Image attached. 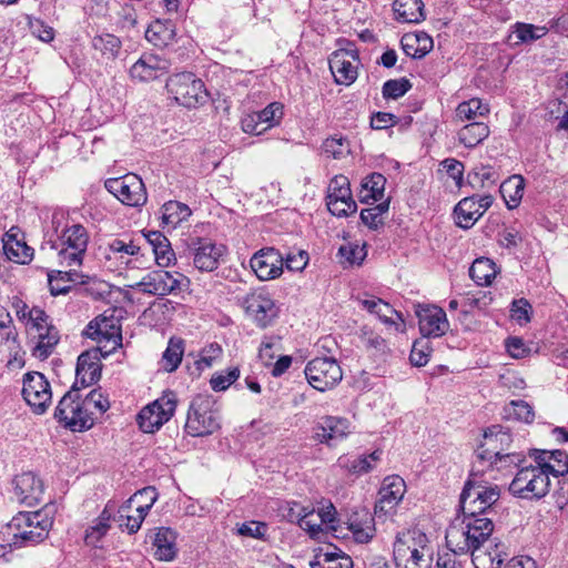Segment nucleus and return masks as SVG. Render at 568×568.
<instances>
[{"label": "nucleus", "mask_w": 568, "mask_h": 568, "mask_svg": "<svg viewBox=\"0 0 568 568\" xmlns=\"http://www.w3.org/2000/svg\"><path fill=\"white\" fill-rule=\"evenodd\" d=\"M509 493L518 498L539 500L550 490V478L536 463L526 464L517 470L509 484Z\"/></svg>", "instance_id": "0eeeda50"}, {"label": "nucleus", "mask_w": 568, "mask_h": 568, "mask_svg": "<svg viewBox=\"0 0 568 568\" xmlns=\"http://www.w3.org/2000/svg\"><path fill=\"white\" fill-rule=\"evenodd\" d=\"M393 11L399 23H419L425 19L423 0H395Z\"/></svg>", "instance_id": "f704fd0d"}, {"label": "nucleus", "mask_w": 568, "mask_h": 568, "mask_svg": "<svg viewBox=\"0 0 568 568\" xmlns=\"http://www.w3.org/2000/svg\"><path fill=\"white\" fill-rule=\"evenodd\" d=\"M109 352L102 353L101 347H95L81 353L77 361L75 381L72 387L84 388L97 383L101 377V358Z\"/></svg>", "instance_id": "f3484780"}, {"label": "nucleus", "mask_w": 568, "mask_h": 568, "mask_svg": "<svg viewBox=\"0 0 568 568\" xmlns=\"http://www.w3.org/2000/svg\"><path fill=\"white\" fill-rule=\"evenodd\" d=\"M91 45L103 60H115L121 51V40L111 33L97 34L91 40Z\"/></svg>", "instance_id": "ea45409f"}, {"label": "nucleus", "mask_w": 568, "mask_h": 568, "mask_svg": "<svg viewBox=\"0 0 568 568\" xmlns=\"http://www.w3.org/2000/svg\"><path fill=\"white\" fill-rule=\"evenodd\" d=\"M175 409L174 395H164L141 409L136 417L138 425L142 432L152 434L171 419Z\"/></svg>", "instance_id": "ddd939ff"}, {"label": "nucleus", "mask_w": 568, "mask_h": 568, "mask_svg": "<svg viewBox=\"0 0 568 568\" xmlns=\"http://www.w3.org/2000/svg\"><path fill=\"white\" fill-rule=\"evenodd\" d=\"M412 89V83L406 78L387 80L382 88L385 99H398Z\"/></svg>", "instance_id": "774afa93"}, {"label": "nucleus", "mask_w": 568, "mask_h": 568, "mask_svg": "<svg viewBox=\"0 0 568 568\" xmlns=\"http://www.w3.org/2000/svg\"><path fill=\"white\" fill-rule=\"evenodd\" d=\"M210 395L199 394L190 403L184 430L192 437L212 435L220 428L219 410Z\"/></svg>", "instance_id": "39448f33"}, {"label": "nucleus", "mask_w": 568, "mask_h": 568, "mask_svg": "<svg viewBox=\"0 0 568 568\" xmlns=\"http://www.w3.org/2000/svg\"><path fill=\"white\" fill-rule=\"evenodd\" d=\"M304 373L308 384L320 392L333 388L343 378L339 364L331 357H316L310 361Z\"/></svg>", "instance_id": "9b49d317"}, {"label": "nucleus", "mask_w": 568, "mask_h": 568, "mask_svg": "<svg viewBox=\"0 0 568 568\" xmlns=\"http://www.w3.org/2000/svg\"><path fill=\"white\" fill-rule=\"evenodd\" d=\"M403 51L413 59H423L434 47L433 38L424 32L406 33L400 40Z\"/></svg>", "instance_id": "72a5a7b5"}, {"label": "nucleus", "mask_w": 568, "mask_h": 568, "mask_svg": "<svg viewBox=\"0 0 568 568\" xmlns=\"http://www.w3.org/2000/svg\"><path fill=\"white\" fill-rule=\"evenodd\" d=\"M87 407L92 417L99 413L103 415L110 408V400L100 389H92L84 396Z\"/></svg>", "instance_id": "0e129e2a"}, {"label": "nucleus", "mask_w": 568, "mask_h": 568, "mask_svg": "<svg viewBox=\"0 0 568 568\" xmlns=\"http://www.w3.org/2000/svg\"><path fill=\"white\" fill-rule=\"evenodd\" d=\"M460 520L466 526L467 531H470L475 537H478V548L484 546L494 531L495 526L493 519L486 515L463 511V518Z\"/></svg>", "instance_id": "2f4dec72"}, {"label": "nucleus", "mask_w": 568, "mask_h": 568, "mask_svg": "<svg viewBox=\"0 0 568 568\" xmlns=\"http://www.w3.org/2000/svg\"><path fill=\"white\" fill-rule=\"evenodd\" d=\"M184 353V341L170 338L166 349L163 352L162 362L166 372H174L181 364Z\"/></svg>", "instance_id": "de8ad7c7"}, {"label": "nucleus", "mask_w": 568, "mask_h": 568, "mask_svg": "<svg viewBox=\"0 0 568 568\" xmlns=\"http://www.w3.org/2000/svg\"><path fill=\"white\" fill-rule=\"evenodd\" d=\"M514 28L516 37L521 43L539 40L548 32L546 27H539L525 22H517Z\"/></svg>", "instance_id": "052dcab7"}, {"label": "nucleus", "mask_w": 568, "mask_h": 568, "mask_svg": "<svg viewBox=\"0 0 568 568\" xmlns=\"http://www.w3.org/2000/svg\"><path fill=\"white\" fill-rule=\"evenodd\" d=\"M389 209V199L382 201L373 207L363 209L361 211V221L371 230H378L384 222L382 215Z\"/></svg>", "instance_id": "603ef678"}, {"label": "nucleus", "mask_w": 568, "mask_h": 568, "mask_svg": "<svg viewBox=\"0 0 568 568\" xmlns=\"http://www.w3.org/2000/svg\"><path fill=\"white\" fill-rule=\"evenodd\" d=\"M489 128L484 122H470L458 131V141L471 149L489 136Z\"/></svg>", "instance_id": "37998d69"}, {"label": "nucleus", "mask_w": 568, "mask_h": 568, "mask_svg": "<svg viewBox=\"0 0 568 568\" xmlns=\"http://www.w3.org/2000/svg\"><path fill=\"white\" fill-rule=\"evenodd\" d=\"M190 207L179 201H169L161 207V224L163 227L175 229L191 215Z\"/></svg>", "instance_id": "4c0bfd02"}, {"label": "nucleus", "mask_w": 568, "mask_h": 568, "mask_svg": "<svg viewBox=\"0 0 568 568\" xmlns=\"http://www.w3.org/2000/svg\"><path fill=\"white\" fill-rule=\"evenodd\" d=\"M362 343L372 357L377 361L386 359L389 353V347L382 336L374 333L364 334L362 336Z\"/></svg>", "instance_id": "3c124183"}, {"label": "nucleus", "mask_w": 568, "mask_h": 568, "mask_svg": "<svg viewBox=\"0 0 568 568\" xmlns=\"http://www.w3.org/2000/svg\"><path fill=\"white\" fill-rule=\"evenodd\" d=\"M246 314L251 316L258 327H267L278 314V307L270 293L264 290H254L242 301Z\"/></svg>", "instance_id": "2eb2a0df"}, {"label": "nucleus", "mask_w": 568, "mask_h": 568, "mask_svg": "<svg viewBox=\"0 0 568 568\" xmlns=\"http://www.w3.org/2000/svg\"><path fill=\"white\" fill-rule=\"evenodd\" d=\"M175 38V26L171 20H155L145 30V39L154 47L164 48Z\"/></svg>", "instance_id": "e433bc0d"}, {"label": "nucleus", "mask_w": 568, "mask_h": 568, "mask_svg": "<svg viewBox=\"0 0 568 568\" xmlns=\"http://www.w3.org/2000/svg\"><path fill=\"white\" fill-rule=\"evenodd\" d=\"M240 377L237 367L215 373L210 379V386L214 392L227 389Z\"/></svg>", "instance_id": "338daca9"}, {"label": "nucleus", "mask_w": 568, "mask_h": 568, "mask_svg": "<svg viewBox=\"0 0 568 568\" xmlns=\"http://www.w3.org/2000/svg\"><path fill=\"white\" fill-rule=\"evenodd\" d=\"M250 265L258 280H274L283 273L284 256L274 247H263L253 254Z\"/></svg>", "instance_id": "6ab92c4d"}, {"label": "nucleus", "mask_w": 568, "mask_h": 568, "mask_svg": "<svg viewBox=\"0 0 568 568\" xmlns=\"http://www.w3.org/2000/svg\"><path fill=\"white\" fill-rule=\"evenodd\" d=\"M489 112L487 105L483 104L479 99H470L458 104L456 109V118L464 122L475 119L477 115H485Z\"/></svg>", "instance_id": "4d7b16f0"}, {"label": "nucleus", "mask_w": 568, "mask_h": 568, "mask_svg": "<svg viewBox=\"0 0 568 568\" xmlns=\"http://www.w3.org/2000/svg\"><path fill=\"white\" fill-rule=\"evenodd\" d=\"M2 255L21 265L33 260L34 250L27 244L26 233L19 226L10 227L2 236Z\"/></svg>", "instance_id": "aec40b11"}, {"label": "nucleus", "mask_w": 568, "mask_h": 568, "mask_svg": "<svg viewBox=\"0 0 568 568\" xmlns=\"http://www.w3.org/2000/svg\"><path fill=\"white\" fill-rule=\"evenodd\" d=\"M528 457L538 464L548 476L556 478L568 474V454L560 449H528Z\"/></svg>", "instance_id": "bb28decb"}, {"label": "nucleus", "mask_w": 568, "mask_h": 568, "mask_svg": "<svg viewBox=\"0 0 568 568\" xmlns=\"http://www.w3.org/2000/svg\"><path fill=\"white\" fill-rule=\"evenodd\" d=\"M190 251L193 256V265L201 272H213L219 267L221 257L225 254L226 247L216 244L207 239L197 237Z\"/></svg>", "instance_id": "4be33fe9"}, {"label": "nucleus", "mask_w": 568, "mask_h": 568, "mask_svg": "<svg viewBox=\"0 0 568 568\" xmlns=\"http://www.w3.org/2000/svg\"><path fill=\"white\" fill-rule=\"evenodd\" d=\"M432 352L429 336L422 335L413 344L409 361L414 366H425L429 362Z\"/></svg>", "instance_id": "5fc2aeb1"}, {"label": "nucleus", "mask_w": 568, "mask_h": 568, "mask_svg": "<svg viewBox=\"0 0 568 568\" xmlns=\"http://www.w3.org/2000/svg\"><path fill=\"white\" fill-rule=\"evenodd\" d=\"M169 95L180 105L196 108L207 101L209 94L203 81L192 72H181L166 80Z\"/></svg>", "instance_id": "6e6552de"}, {"label": "nucleus", "mask_w": 568, "mask_h": 568, "mask_svg": "<svg viewBox=\"0 0 568 568\" xmlns=\"http://www.w3.org/2000/svg\"><path fill=\"white\" fill-rule=\"evenodd\" d=\"M352 191L349 186V181L345 175H336L334 176L329 184L326 201L331 200H351Z\"/></svg>", "instance_id": "680f3d73"}, {"label": "nucleus", "mask_w": 568, "mask_h": 568, "mask_svg": "<svg viewBox=\"0 0 568 568\" xmlns=\"http://www.w3.org/2000/svg\"><path fill=\"white\" fill-rule=\"evenodd\" d=\"M386 184V178L377 172L369 174L362 182L358 192V199L362 203H369V201L377 202L383 199Z\"/></svg>", "instance_id": "58836bf2"}, {"label": "nucleus", "mask_w": 568, "mask_h": 568, "mask_svg": "<svg viewBox=\"0 0 568 568\" xmlns=\"http://www.w3.org/2000/svg\"><path fill=\"white\" fill-rule=\"evenodd\" d=\"M161 60L153 54H143L131 68L130 75L142 82H148L159 78L163 71Z\"/></svg>", "instance_id": "c9c22d12"}, {"label": "nucleus", "mask_w": 568, "mask_h": 568, "mask_svg": "<svg viewBox=\"0 0 568 568\" xmlns=\"http://www.w3.org/2000/svg\"><path fill=\"white\" fill-rule=\"evenodd\" d=\"M511 434L500 425H493L484 433V442L476 449L477 460L490 459L494 456L511 453Z\"/></svg>", "instance_id": "412c9836"}, {"label": "nucleus", "mask_w": 568, "mask_h": 568, "mask_svg": "<svg viewBox=\"0 0 568 568\" xmlns=\"http://www.w3.org/2000/svg\"><path fill=\"white\" fill-rule=\"evenodd\" d=\"M12 486L14 497L20 504L32 507L42 500L43 483L31 471L17 475L12 480Z\"/></svg>", "instance_id": "a878e982"}, {"label": "nucleus", "mask_w": 568, "mask_h": 568, "mask_svg": "<svg viewBox=\"0 0 568 568\" xmlns=\"http://www.w3.org/2000/svg\"><path fill=\"white\" fill-rule=\"evenodd\" d=\"M367 255L366 244L359 245L358 243H346L338 248V256L341 263L353 266L362 265Z\"/></svg>", "instance_id": "8fccbe9b"}, {"label": "nucleus", "mask_w": 568, "mask_h": 568, "mask_svg": "<svg viewBox=\"0 0 568 568\" xmlns=\"http://www.w3.org/2000/svg\"><path fill=\"white\" fill-rule=\"evenodd\" d=\"M322 150L333 159H343L349 153V142L343 135H334L324 140Z\"/></svg>", "instance_id": "13d9d810"}, {"label": "nucleus", "mask_w": 568, "mask_h": 568, "mask_svg": "<svg viewBox=\"0 0 568 568\" xmlns=\"http://www.w3.org/2000/svg\"><path fill=\"white\" fill-rule=\"evenodd\" d=\"M83 336L101 344L103 342L111 343L109 353L121 345L122 335L119 321L113 316L101 314L89 322L83 331Z\"/></svg>", "instance_id": "a211bd4d"}, {"label": "nucleus", "mask_w": 568, "mask_h": 568, "mask_svg": "<svg viewBox=\"0 0 568 568\" xmlns=\"http://www.w3.org/2000/svg\"><path fill=\"white\" fill-rule=\"evenodd\" d=\"M351 433V422L346 417L323 415L314 422L311 438L318 445L334 447Z\"/></svg>", "instance_id": "f8f14e48"}, {"label": "nucleus", "mask_w": 568, "mask_h": 568, "mask_svg": "<svg viewBox=\"0 0 568 568\" xmlns=\"http://www.w3.org/2000/svg\"><path fill=\"white\" fill-rule=\"evenodd\" d=\"M507 556L505 545L501 541H497L487 549L479 547L474 551L471 554V562L475 568H500Z\"/></svg>", "instance_id": "473e14b6"}, {"label": "nucleus", "mask_w": 568, "mask_h": 568, "mask_svg": "<svg viewBox=\"0 0 568 568\" xmlns=\"http://www.w3.org/2000/svg\"><path fill=\"white\" fill-rule=\"evenodd\" d=\"M358 51L355 48L338 49L334 51L328 60L329 70L337 84L351 85L357 79Z\"/></svg>", "instance_id": "5701e85b"}, {"label": "nucleus", "mask_w": 568, "mask_h": 568, "mask_svg": "<svg viewBox=\"0 0 568 568\" xmlns=\"http://www.w3.org/2000/svg\"><path fill=\"white\" fill-rule=\"evenodd\" d=\"M105 189L119 201L129 206H141L148 200L142 179L129 173L121 178L109 179L104 183Z\"/></svg>", "instance_id": "4468645a"}, {"label": "nucleus", "mask_w": 568, "mask_h": 568, "mask_svg": "<svg viewBox=\"0 0 568 568\" xmlns=\"http://www.w3.org/2000/svg\"><path fill=\"white\" fill-rule=\"evenodd\" d=\"M223 349L219 343H211L204 346L200 353L199 358L195 361V366L199 371H204L212 367L213 363L222 356Z\"/></svg>", "instance_id": "e2e57ef3"}, {"label": "nucleus", "mask_w": 568, "mask_h": 568, "mask_svg": "<svg viewBox=\"0 0 568 568\" xmlns=\"http://www.w3.org/2000/svg\"><path fill=\"white\" fill-rule=\"evenodd\" d=\"M54 418L63 427L72 432H85L94 426L95 417H92L80 389L72 387L59 400Z\"/></svg>", "instance_id": "20e7f679"}, {"label": "nucleus", "mask_w": 568, "mask_h": 568, "mask_svg": "<svg viewBox=\"0 0 568 568\" xmlns=\"http://www.w3.org/2000/svg\"><path fill=\"white\" fill-rule=\"evenodd\" d=\"M337 465L346 474L354 476L367 474L373 469V464L369 462V457H365V455L357 457L341 456L337 459Z\"/></svg>", "instance_id": "09e8293b"}, {"label": "nucleus", "mask_w": 568, "mask_h": 568, "mask_svg": "<svg viewBox=\"0 0 568 568\" xmlns=\"http://www.w3.org/2000/svg\"><path fill=\"white\" fill-rule=\"evenodd\" d=\"M532 306L525 297L514 300L510 307V317L519 325H526L531 321Z\"/></svg>", "instance_id": "69168bd1"}, {"label": "nucleus", "mask_w": 568, "mask_h": 568, "mask_svg": "<svg viewBox=\"0 0 568 568\" xmlns=\"http://www.w3.org/2000/svg\"><path fill=\"white\" fill-rule=\"evenodd\" d=\"M38 343L33 349L37 357L41 359L48 358L54 351L60 341V334L55 326L47 327L41 332H37Z\"/></svg>", "instance_id": "49530a36"}, {"label": "nucleus", "mask_w": 568, "mask_h": 568, "mask_svg": "<svg viewBox=\"0 0 568 568\" xmlns=\"http://www.w3.org/2000/svg\"><path fill=\"white\" fill-rule=\"evenodd\" d=\"M89 243V235L85 227L81 224H73L67 227L61 236L52 244V248L58 251V257L61 265L80 266L83 262Z\"/></svg>", "instance_id": "1a4fd4ad"}, {"label": "nucleus", "mask_w": 568, "mask_h": 568, "mask_svg": "<svg viewBox=\"0 0 568 568\" xmlns=\"http://www.w3.org/2000/svg\"><path fill=\"white\" fill-rule=\"evenodd\" d=\"M525 180L521 175H511L499 186V192L508 209H516L524 195Z\"/></svg>", "instance_id": "a19ab883"}, {"label": "nucleus", "mask_w": 568, "mask_h": 568, "mask_svg": "<svg viewBox=\"0 0 568 568\" xmlns=\"http://www.w3.org/2000/svg\"><path fill=\"white\" fill-rule=\"evenodd\" d=\"M527 455L524 453H507L494 456L490 459L477 460L481 468L478 471L485 473L488 470H497L500 473L510 474L514 469L519 470L527 462Z\"/></svg>", "instance_id": "c756f323"}, {"label": "nucleus", "mask_w": 568, "mask_h": 568, "mask_svg": "<svg viewBox=\"0 0 568 568\" xmlns=\"http://www.w3.org/2000/svg\"><path fill=\"white\" fill-rule=\"evenodd\" d=\"M22 397L37 415L44 414L52 403V390L49 381L42 373L28 372L22 378Z\"/></svg>", "instance_id": "9d476101"}, {"label": "nucleus", "mask_w": 568, "mask_h": 568, "mask_svg": "<svg viewBox=\"0 0 568 568\" xmlns=\"http://www.w3.org/2000/svg\"><path fill=\"white\" fill-rule=\"evenodd\" d=\"M178 534L170 527L156 528L152 545L155 548L154 557L161 561H172L178 555Z\"/></svg>", "instance_id": "7c9ffc66"}, {"label": "nucleus", "mask_w": 568, "mask_h": 568, "mask_svg": "<svg viewBox=\"0 0 568 568\" xmlns=\"http://www.w3.org/2000/svg\"><path fill=\"white\" fill-rule=\"evenodd\" d=\"M499 174L491 165L480 164L475 166L467 175V181L473 187L490 189L497 184Z\"/></svg>", "instance_id": "c03bdc74"}, {"label": "nucleus", "mask_w": 568, "mask_h": 568, "mask_svg": "<svg viewBox=\"0 0 568 568\" xmlns=\"http://www.w3.org/2000/svg\"><path fill=\"white\" fill-rule=\"evenodd\" d=\"M158 277L161 282V290L163 296L169 294H178L190 286V280L179 272H169L165 270H158Z\"/></svg>", "instance_id": "a18cd8bd"}, {"label": "nucleus", "mask_w": 568, "mask_h": 568, "mask_svg": "<svg viewBox=\"0 0 568 568\" xmlns=\"http://www.w3.org/2000/svg\"><path fill=\"white\" fill-rule=\"evenodd\" d=\"M475 471L469 474L468 479L459 496V505L463 511H471L481 515H488L493 511V506L500 497V490L497 485H490Z\"/></svg>", "instance_id": "7ed1b4c3"}, {"label": "nucleus", "mask_w": 568, "mask_h": 568, "mask_svg": "<svg viewBox=\"0 0 568 568\" xmlns=\"http://www.w3.org/2000/svg\"><path fill=\"white\" fill-rule=\"evenodd\" d=\"M494 199L489 194L471 195L462 199L454 207V219L458 227L468 230L491 206Z\"/></svg>", "instance_id": "dca6fc26"}, {"label": "nucleus", "mask_w": 568, "mask_h": 568, "mask_svg": "<svg viewBox=\"0 0 568 568\" xmlns=\"http://www.w3.org/2000/svg\"><path fill=\"white\" fill-rule=\"evenodd\" d=\"M427 536L418 529L397 534L394 541V560L399 568H430L432 551Z\"/></svg>", "instance_id": "f03ea898"}, {"label": "nucleus", "mask_w": 568, "mask_h": 568, "mask_svg": "<svg viewBox=\"0 0 568 568\" xmlns=\"http://www.w3.org/2000/svg\"><path fill=\"white\" fill-rule=\"evenodd\" d=\"M419 332L424 336L440 337L449 328L445 311L436 305H417Z\"/></svg>", "instance_id": "b1692460"}, {"label": "nucleus", "mask_w": 568, "mask_h": 568, "mask_svg": "<svg viewBox=\"0 0 568 568\" xmlns=\"http://www.w3.org/2000/svg\"><path fill=\"white\" fill-rule=\"evenodd\" d=\"M146 497V503H140L136 507V516L142 519V521L145 519L146 515L149 514L150 509L154 505V503L158 500L159 494L156 489L152 486L144 487L136 491L131 498V503H135L138 498Z\"/></svg>", "instance_id": "bf43d9fd"}, {"label": "nucleus", "mask_w": 568, "mask_h": 568, "mask_svg": "<svg viewBox=\"0 0 568 568\" xmlns=\"http://www.w3.org/2000/svg\"><path fill=\"white\" fill-rule=\"evenodd\" d=\"M496 274V264L488 257L476 258L469 267V276L479 286L490 285Z\"/></svg>", "instance_id": "79ce46f5"}, {"label": "nucleus", "mask_w": 568, "mask_h": 568, "mask_svg": "<svg viewBox=\"0 0 568 568\" xmlns=\"http://www.w3.org/2000/svg\"><path fill=\"white\" fill-rule=\"evenodd\" d=\"M406 493V484L398 475L384 478L378 491V500L375 504V513L389 514L402 501Z\"/></svg>", "instance_id": "393cba45"}, {"label": "nucleus", "mask_w": 568, "mask_h": 568, "mask_svg": "<svg viewBox=\"0 0 568 568\" xmlns=\"http://www.w3.org/2000/svg\"><path fill=\"white\" fill-rule=\"evenodd\" d=\"M254 113L264 131H267L268 129L277 125L283 118V104L280 102H272L263 110Z\"/></svg>", "instance_id": "864d4df0"}, {"label": "nucleus", "mask_w": 568, "mask_h": 568, "mask_svg": "<svg viewBox=\"0 0 568 568\" xmlns=\"http://www.w3.org/2000/svg\"><path fill=\"white\" fill-rule=\"evenodd\" d=\"M78 273L75 271H58L57 276L49 274V288L53 296L64 295L71 291L69 282L75 281Z\"/></svg>", "instance_id": "6e6d98bb"}, {"label": "nucleus", "mask_w": 568, "mask_h": 568, "mask_svg": "<svg viewBox=\"0 0 568 568\" xmlns=\"http://www.w3.org/2000/svg\"><path fill=\"white\" fill-rule=\"evenodd\" d=\"M297 510L291 508V518H295L298 526L308 532L312 538H318L324 531L336 532L339 528L337 511L331 501L322 504L321 507L301 506L294 504Z\"/></svg>", "instance_id": "423d86ee"}, {"label": "nucleus", "mask_w": 568, "mask_h": 568, "mask_svg": "<svg viewBox=\"0 0 568 568\" xmlns=\"http://www.w3.org/2000/svg\"><path fill=\"white\" fill-rule=\"evenodd\" d=\"M53 520L42 511H20L4 527L2 539V558L9 550L31 547L42 542L49 536Z\"/></svg>", "instance_id": "f257e3e1"}, {"label": "nucleus", "mask_w": 568, "mask_h": 568, "mask_svg": "<svg viewBox=\"0 0 568 568\" xmlns=\"http://www.w3.org/2000/svg\"><path fill=\"white\" fill-rule=\"evenodd\" d=\"M347 529L352 532L356 542L366 544L375 534V521L372 514L366 509L352 513L345 521Z\"/></svg>", "instance_id": "c85d7f7f"}, {"label": "nucleus", "mask_w": 568, "mask_h": 568, "mask_svg": "<svg viewBox=\"0 0 568 568\" xmlns=\"http://www.w3.org/2000/svg\"><path fill=\"white\" fill-rule=\"evenodd\" d=\"M477 538L462 520L454 521L446 530V545L455 554H473L478 549Z\"/></svg>", "instance_id": "cd10ccee"}]
</instances>
